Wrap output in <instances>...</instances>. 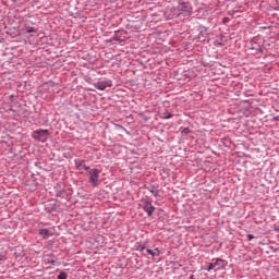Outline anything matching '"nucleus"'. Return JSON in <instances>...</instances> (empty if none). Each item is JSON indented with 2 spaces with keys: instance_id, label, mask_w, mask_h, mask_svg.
Masks as SVG:
<instances>
[{
  "instance_id": "obj_19",
  "label": "nucleus",
  "mask_w": 279,
  "mask_h": 279,
  "mask_svg": "<svg viewBox=\"0 0 279 279\" xmlns=\"http://www.w3.org/2000/svg\"><path fill=\"white\" fill-rule=\"evenodd\" d=\"M253 239H254V235L247 234V240H248V241H252Z\"/></svg>"
},
{
  "instance_id": "obj_6",
  "label": "nucleus",
  "mask_w": 279,
  "mask_h": 279,
  "mask_svg": "<svg viewBox=\"0 0 279 279\" xmlns=\"http://www.w3.org/2000/svg\"><path fill=\"white\" fill-rule=\"evenodd\" d=\"M74 165L77 171H82V169H84V171H90V167L86 166V161L84 159H74Z\"/></svg>"
},
{
  "instance_id": "obj_8",
  "label": "nucleus",
  "mask_w": 279,
  "mask_h": 279,
  "mask_svg": "<svg viewBox=\"0 0 279 279\" xmlns=\"http://www.w3.org/2000/svg\"><path fill=\"white\" fill-rule=\"evenodd\" d=\"M168 12V19H178L180 16V9L178 7H172Z\"/></svg>"
},
{
  "instance_id": "obj_9",
  "label": "nucleus",
  "mask_w": 279,
  "mask_h": 279,
  "mask_svg": "<svg viewBox=\"0 0 279 279\" xmlns=\"http://www.w3.org/2000/svg\"><path fill=\"white\" fill-rule=\"evenodd\" d=\"M39 236H43V239H49V236H53V232L49 231V229H39Z\"/></svg>"
},
{
  "instance_id": "obj_24",
  "label": "nucleus",
  "mask_w": 279,
  "mask_h": 279,
  "mask_svg": "<svg viewBox=\"0 0 279 279\" xmlns=\"http://www.w3.org/2000/svg\"><path fill=\"white\" fill-rule=\"evenodd\" d=\"M191 279H193V275L191 276Z\"/></svg>"
},
{
  "instance_id": "obj_17",
  "label": "nucleus",
  "mask_w": 279,
  "mask_h": 279,
  "mask_svg": "<svg viewBox=\"0 0 279 279\" xmlns=\"http://www.w3.org/2000/svg\"><path fill=\"white\" fill-rule=\"evenodd\" d=\"M112 40H116V43H121V38H119V36H114Z\"/></svg>"
},
{
  "instance_id": "obj_13",
  "label": "nucleus",
  "mask_w": 279,
  "mask_h": 279,
  "mask_svg": "<svg viewBox=\"0 0 279 279\" xmlns=\"http://www.w3.org/2000/svg\"><path fill=\"white\" fill-rule=\"evenodd\" d=\"M57 278H58V279H66V278H69V275H66V272H64V271H61V272L58 275Z\"/></svg>"
},
{
  "instance_id": "obj_20",
  "label": "nucleus",
  "mask_w": 279,
  "mask_h": 279,
  "mask_svg": "<svg viewBox=\"0 0 279 279\" xmlns=\"http://www.w3.org/2000/svg\"><path fill=\"white\" fill-rule=\"evenodd\" d=\"M50 265H56V260H51V262H50Z\"/></svg>"
},
{
  "instance_id": "obj_23",
  "label": "nucleus",
  "mask_w": 279,
  "mask_h": 279,
  "mask_svg": "<svg viewBox=\"0 0 279 279\" xmlns=\"http://www.w3.org/2000/svg\"><path fill=\"white\" fill-rule=\"evenodd\" d=\"M119 128H121L123 130V126L122 125H119Z\"/></svg>"
},
{
  "instance_id": "obj_3",
  "label": "nucleus",
  "mask_w": 279,
  "mask_h": 279,
  "mask_svg": "<svg viewBox=\"0 0 279 279\" xmlns=\"http://www.w3.org/2000/svg\"><path fill=\"white\" fill-rule=\"evenodd\" d=\"M101 173V170L99 169H90L88 171V175H89V182L92 184V186H99V174Z\"/></svg>"
},
{
  "instance_id": "obj_1",
  "label": "nucleus",
  "mask_w": 279,
  "mask_h": 279,
  "mask_svg": "<svg viewBox=\"0 0 279 279\" xmlns=\"http://www.w3.org/2000/svg\"><path fill=\"white\" fill-rule=\"evenodd\" d=\"M32 137L34 138V141H38V143H47V138L49 137V130H45V129L35 130L32 133Z\"/></svg>"
},
{
  "instance_id": "obj_2",
  "label": "nucleus",
  "mask_w": 279,
  "mask_h": 279,
  "mask_svg": "<svg viewBox=\"0 0 279 279\" xmlns=\"http://www.w3.org/2000/svg\"><path fill=\"white\" fill-rule=\"evenodd\" d=\"M213 260H215V263H210L208 265V267L206 268L207 271H213V269H216V267H218L216 271H219V269H223V267L228 265V260L222 258H214Z\"/></svg>"
},
{
  "instance_id": "obj_10",
  "label": "nucleus",
  "mask_w": 279,
  "mask_h": 279,
  "mask_svg": "<svg viewBox=\"0 0 279 279\" xmlns=\"http://www.w3.org/2000/svg\"><path fill=\"white\" fill-rule=\"evenodd\" d=\"M147 254H149L150 256H160V250L155 248L154 251L146 248Z\"/></svg>"
},
{
  "instance_id": "obj_5",
  "label": "nucleus",
  "mask_w": 279,
  "mask_h": 279,
  "mask_svg": "<svg viewBox=\"0 0 279 279\" xmlns=\"http://www.w3.org/2000/svg\"><path fill=\"white\" fill-rule=\"evenodd\" d=\"M94 86L95 88H97V90H106L107 88H111L112 81L111 80L99 81V82H96Z\"/></svg>"
},
{
  "instance_id": "obj_7",
  "label": "nucleus",
  "mask_w": 279,
  "mask_h": 279,
  "mask_svg": "<svg viewBox=\"0 0 279 279\" xmlns=\"http://www.w3.org/2000/svg\"><path fill=\"white\" fill-rule=\"evenodd\" d=\"M144 210L148 215V217H151L154 215V210H156V207H154L151 202H147L144 206Z\"/></svg>"
},
{
  "instance_id": "obj_16",
  "label": "nucleus",
  "mask_w": 279,
  "mask_h": 279,
  "mask_svg": "<svg viewBox=\"0 0 279 279\" xmlns=\"http://www.w3.org/2000/svg\"><path fill=\"white\" fill-rule=\"evenodd\" d=\"M181 133H183V134H191V129L184 128V129L181 131Z\"/></svg>"
},
{
  "instance_id": "obj_11",
  "label": "nucleus",
  "mask_w": 279,
  "mask_h": 279,
  "mask_svg": "<svg viewBox=\"0 0 279 279\" xmlns=\"http://www.w3.org/2000/svg\"><path fill=\"white\" fill-rule=\"evenodd\" d=\"M161 119H173V114H171L169 111H166L161 113Z\"/></svg>"
},
{
  "instance_id": "obj_15",
  "label": "nucleus",
  "mask_w": 279,
  "mask_h": 279,
  "mask_svg": "<svg viewBox=\"0 0 279 279\" xmlns=\"http://www.w3.org/2000/svg\"><path fill=\"white\" fill-rule=\"evenodd\" d=\"M136 250H137V252H145V250H147V248H145V246H143V245H141V244H138L137 246H136Z\"/></svg>"
},
{
  "instance_id": "obj_22",
  "label": "nucleus",
  "mask_w": 279,
  "mask_h": 279,
  "mask_svg": "<svg viewBox=\"0 0 279 279\" xmlns=\"http://www.w3.org/2000/svg\"><path fill=\"white\" fill-rule=\"evenodd\" d=\"M275 119V121H278V118H274Z\"/></svg>"
},
{
  "instance_id": "obj_21",
  "label": "nucleus",
  "mask_w": 279,
  "mask_h": 279,
  "mask_svg": "<svg viewBox=\"0 0 279 279\" xmlns=\"http://www.w3.org/2000/svg\"><path fill=\"white\" fill-rule=\"evenodd\" d=\"M252 43H256V38H254V39L252 40Z\"/></svg>"
},
{
  "instance_id": "obj_12",
  "label": "nucleus",
  "mask_w": 279,
  "mask_h": 279,
  "mask_svg": "<svg viewBox=\"0 0 279 279\" xmlns=\"http://www.w3.org/2000/svg\"><path fill=\"white\" fill-rule=\"evenodd\" d=\"M26 33L27 34H35L36 28L32 27V26H25Z\"/></svg>"
},
{
  "instance_id": "obj_4",
  "label": "nucleus",
  "mask_w": 279,
  "mask_h": 279,
  "mask_svg": "<svg viewBox=\"0 0 279 279\" xmlns=\"http://www.w3.org/2000/svg\"><path fill=\"white\" fill-rule=\"evenodd\" d=\"M178 8L180 15L183 14V16H191V14H193V9L187 2H179Z\"/></svg>"
},
{
  "instance_id": "obj_18",
  "label": "nucleus",
  "mask_w": 279,
  "mask_h": 279,
  "mask_svg": "<svg viewBox=\"0 0 279 279\" xmlns=\"http://www.w3.org/2000/svg\"><path fill=\"white\" fill-rule=\"evenodd\" d=\"M151 193H153V195L155 196V197H158V192H156V191H154V190H149Z\"/></svg>"
},
{
  "instance_id": "obj_14",
  "label": "nucleus",
  "mask_w": 279,
  "mask_h": 279,
  "mask_svg": "<svg viewBox=\"0 0 279 279\" xmlns=\"http://www.w3.org/2000/svg\"><path fill=\"white\" fill-rule=\"evenodd\" d=\"M251 49L257 51V53H263V47L258 46L257 48L253 45Z\"/></svg>"
}]
</instances>
